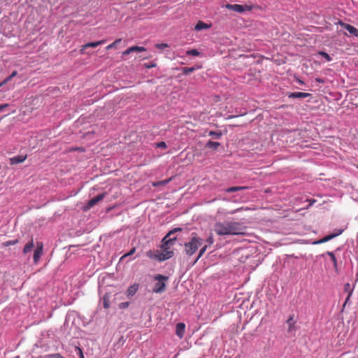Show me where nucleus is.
Segmentation results:
<instances>
[{
    "instance_id": "1",
    "label": "nucleus",
    "mask_w": 358,
    "mask_h": 358,
    "mask_svg": "<svg viewBox=\"0 0 358 358\" xmlns=\"http://www.w3.org/2000/svg\"><path fill=\"white\" fill-rule=\"evenodd\" d=\"M245 227L241 222L231 220L217 222L213 225V231L217 236L243 234Z\"/></svg>"
},
{
    "instance_id": "2",
    "label": "nucleus",
    "mask_w": 358,
    "mask_h": 358,
    "mask_svg": "<svg viewBox=\"0 0 358 358\" xmlns=\"http://www.w3.org/2000/svg\"><path fill=\"white\" fill-rule=\"evenodd\" d=\"M203 243V240L201 238L197 233L193 232L188 241L184 244V250L185 254L191 257L196 250L200 248Z\"/></svg>"
},
{
    "instance_id": "3",
    "label": "nucleus",
    "mask_w": 358,
    "mask_h": 358,
    "mask_svg": "<svg viewBox=\"0 0 358 358\" xmlns=\"http://www.w3.org/2000/svg\"><path fill=\"white\" fill-rule=\"evenodd\" d=\"M155 280H157L158 282L155 284L153 292L155 293L163 292L166 289V284L164 281L168 280V277L161 274H157L155 276Z\"/></svg>"
},
{
    "instance_id": "4",
    "label": "nucleus",
    "mask_w": 358,
    "mask_h": 358,
    "mask_svg": "<svg viewBox=\"0 0 358 358\" xmlns=\"http://www.w3.org/2000/svg\"><path fill=\"white\" fill-rule=\"evenodd\" d=\"M176 240V236H171V234L167 233V234L162 240L161 248L172 250L171 248L175 244Z\"/></svg>"
},
{
    "instance_id": "5",
    "label": "nucleus",
    "mask_w": 358,
    "mask_h": 358,
    "mask_svg": "<svg viewBox=\"0 0 358 358\" xmlns=\"http://www.w3.org/2000/svg\"><path fill=\"white\" fill-rule=\"evenodd\" d=\"M226 8L229 10L238 12V13H242L245 10H252V7L250 6H248V5L243 6V5H240V4H227Z\"/></svg>"
},
{
    "instance_id": "6",
    "label": "nucleus",
    "mask_w": 358,
    "mask_h": 358,
    "mask_svg": "<svg viewBox=\"0 0 358 358\" xmlns=\"http://www.w3.org/2000/svg\"><path fill=\"white\" fill-rule=\"evenodd\" d=\"M43 244L42 242H38L36 244V248L35 249L34 252V262L35 264H38L39 262V259L43 254Z\"/></svg>"
},
{
    "instance_id": "7",
    "label": "nucleus",
    "mask_w": 358,
    "mask_h": 358,
    "mask_svg": "<svg viewBox=\"0 0 358 358\" xmlns=\"http://www.w3.org/2000/svg\"><path fill=\"white\" fill-rule=\"evenodd\" d=\"M162 251L159 250V262H163L166 259H171L173 255V250H165L164 248H161Z\"/></svg>"
},
{
    "instance_id": "8",
    "label": "nucleus",
    "mask_w": 358,
    "mask_h": 358,
    "mask_svg": "<svg viewBox=\"0 0 358 358\" xmlns=\"http://www.w3.org/2000/svg\"><path fill=\"white\" fill-rule=\"evenodd\" d=\"M338 24L343 27L345 29H346L351 35H353L355 36H357L358 37V29L357 28H355V27L349 24H347V23H345V22H343L342 21H339L338 22Z\"/></svg>"
},
{
    "instance_id": "9",
    "label": "nucleus",
    "mask_w": 358,
    "mask_h": 358,
    "mask_svg": "<svg viewBox=\"0 0 358 358\" xmlns=\"http://www.w3.org/2000/svg\"><path fill=\"white\" fill-rule=\"evenodd\" d=\"M342 232H343V230H338V231L337 233L331 234L328 236H326L324 238L315 241L313 243L314 244H321V243H326V242L333 239L334 238L336 237L337 236L341 234Z\"/></svg>"
},
{
    "instance_id": "10",
    "label": "nucleus",
    "mask_w": 358,
    "mask_h": 358,
    "mask_svg": "<svg viewBox=\"0 0 358 358\" xmlns=\"http://www.w3.org/2000/svg\"><path fill=\"white\" fill-rule=\"evenodd\" d=\"M105 196H106V194L105 193H102V194H100L94 196V198H92V199H90L88 201V203L87 204V208H91L94 205H96L98 202L101 201L105 197Z\"/></svg>"
},
{
    "instance_id": "11",
    "label": "nucleus",
    "mask_w": 358,
    "mask_h": 358,
    "mask_svg": "<svg viewBox=\"0 0 358 358\" xmlns=\"http://www.w3.org/2000/svg\"><path fill=\"white\" fill-rule=\"evenodd\" d=\"M145 51H146V48H145L144 47L134 45V46H131V47L127 48L126 50H124L122 52V56L128 55L130 53L134 52H145Z\"/></svg>"
},
{
    "instance_id": "12",
    "label": "nucleus",
    "mask_w": 358,
    "mask_h": 358,
    "mask_svg": "<svg viewBox=\"0 0 358 358\" xmlns=\"http://www.w3.org/2000/svg\"><path fill=\"white\" fill-rule=\"evenodd\" d=\"M27 159V155H17L9 159L11 165L17 164L24 162Z\"/></svg>"
},
{
    "instance_id": "13",
    "label": "nucleus",
    "mask_w": 358,
    "mask_h": 358,
    "mask_svg": "<svg viewBox=\"0 0 358 358\" xmlns=\"http://www.w3.org/2000/svg\"><path fill=\"white\" fill-rule=\"evenodd\" d=\"M185 325L184 323L180 322L176 324V334L180 338H182L185 334Z\"/></svg>"
},
{
    "instance_id": "14",
    "label": "nucleus",
    "mask_w": 358,
    "mask_h": 358,
    "mask_svg": "<svg viewBox=\"0 0 358 358\" xmlns=\"http://www.w3.org/2000/svg\"><path fill=\"white\" fill-rule=\"evenodd\" d=\"M105 42H106V40H101V41H96V42L87 43L82 47V49L80 50V52H81V54H83L84 49H86L87 48H96L99 45L103 44Z\"/></svg>"
},
{
    "instance_id": "15",
    "label": "nucleus",
    "mask_w": 358,
    "mask_h": 358,
    "mask_svg": "<svg viewBox=\"0 0 358 358\" xmlns=\"http://www.w3.org/2000/svg\"><path fill=\"white\" fill-rule=\"evenodd\" d=\"M309 96H310V94L309 93L296 92L290 93L288 95V97L292 98V99H304Z\"/></svg>"
},
{
    "instance_id": "16",
    "label": "nucleus",
    "mask_w": 358,
    "mask_h": 358,
    "mask_svg": "<svg viewBox=\"0 0 358 358\" xmlns=\"http://www.w3.org/2000/svg\"><path fill=\"white\" fill-rule=\"evenodd\" d=\"M287 324L288 325V332L291 333L296 330V321L294 319V315H290L287 320Z\"/></svg>"
},
{
    "instance_id": "17",
    "label": "nucleus",
    "mask_w": 358,
    "mask_h": 358,
    "mask_svg": "<svg viewBox=\"0 0 358 358\" xmlns=\"http://www.w3.org/2000/svg\"><path fill=\"white\" fill-rule=\"evenodd\" d=\"M138 289V285L134 284L129 287L126 292L127 296L131 298L133 296Z\"/></svg>"
},
{
    "instance_id": "18",
    "label": "nucleus",
    "mask_w": 358,
    "mask_h": 358,
    "mask_svg": "<svg viewBox=\"0 0 358 358\" xmlns=\"http://www.w3.org/2000/svg\"><path fill=\"white\" fill-rule=\"evenodd\" d=\"M34 247V243L33 238H31V240L24 245L23 248V253L24 255L30 252Z\"/></svg>"
},
{
    "instance_id": "19",
    "label": "nucleus",
    "mask_w": 358,
    "mask_h": 358,
    "mask_svg": "<svg viewBox=\"0 0 358 358\" xmlns=\"http://www.w3.org/2000/svg\"><path fill=\"white\" fill-rule=\"evenodd\" d=\"M146 255L150 259H155L159 261V250H148L146 252Z\"/></svg>"
},
{
    "instance_id": "20",
    "label": "nucleus",
    "mask_w": 358,
    "mask_h": 358,
    "mask_svg": "<svg viewBox=\"0 0 358 358\" xmlns=\"http://www.w3.org/2000/svg\"><path fill=\"white\" fill-rule=\"evenodd\" d=\"M201 67H202L201 65L197 64L192 67H184V68H182V71L183 73L189 74L190 73L194 72L196 70L201 69Z\"/></svg>"
},
{
    "instance_id": "21",
    "label": "nucleus",
    "mask_w": 358,
    "mask_h": 358,
    "mask_svg": "<svg viewBox=\"0 0 358 358\" xmlns=\"http://www.w3.org/2000/svg\"><path fill=\"white\" fill-rule=\"evenodd\" d=\"M210 27V24H208L206 23H204L202 21H199L197 24L195 25L194 29L196 31H200L204 29H208Z\"/></svg>"
},
{
    "instance_id": "22",
    "label": "nucleus",
    "mask_w": 358,
    "mask_h": 358,
    "mask_svg": "<svg viewBox=\"0 0 358 358\" xmlns=\"http://www.w3.org/2000/svg\"><path fill=\"white\" fill-rule=\"evenodd\" d=\"M220 145V143H218V142H214V141H209L206 145V148H212L213 150H217V148Z\"/></svg>"
},
{
    "instance_id": "23",
    "label": "nucleus",
    "mask_w": 358,
    "mask_h": 358,
    "mask_svg": "<svg viewBox=\"0 0 358 358\" xmlns=\"http://www.w3.org/2000/svg\"><path fill=\"white\" fill-rule=\"evenodd\" d=\"M248 187H241V186H235V187H231L226 189L227 192H234L239 190L247 189Z\"/></svg>"
},
{
    "instance_id": "24",
    "label": "nucleus",
    "mask_w": 358,
    "mask_h": 358,
    "mask_svg": "<svg viewBox=\"0 0 358 358\" xmlns=\"http://www.w3.org/2000/svg\"><path fill=\"white\" fill-rule=\"evenodd\" d=\"M207 248H208V245H203L200 249V250L199 252V254H198V256H197L196 259L194 261V263H196L204 255V253L206 252Z\"/></svg>"
},
{
    "instance_id": "25",
    "label": "nucleus",
    "mask_w": 358,
    "mask_h": 358,
    "mask_svg": "<svg viewBox=\"0 0 358 358\" xmlns=\"http://www.w3.org/2000/svg\"><path fill=\"white\" fill-rule=\"evenodd\" d=\"M327 255H329L331 257V261L333 262V264H334V267L335 268V269H337V259H336L334 252H327Z\"/></svg>"
},
{
    "instance_id": "26",
    "label": "nucleus",
    "mask_w": 358,
    "mask_h": 358,
    "mask_svg": "<svg viewBox=\"0 0 358 358\" xmlns=\"http://www.w3.org/2000/svg\"><path fill=\"white\" fill-rule=\"evenodd\" d=\"M344 292H347L349 296H352L353 292V288H351L350 283H345L344 285Z\"/></svg>"
},
{
    "instance_id": "27",
    "label": "nucleus",
    "mask_w": 358,
    "mask_h": 358,
    "mask_svg": "<svg viewBox=\"0 0 358 358\" xmlns=\"http://www.w3.org/2000/svg\"><path fill=\"white\" fill-rule=\"evenodd\" d=\"M208 135L214 138L219 139L222 136V133L220 131H210Z\"/></svg>"
},
{
    "instance_id": "28",
    "label": "nucleus",
    "mask_w": 358,
    "mask_h": 358,
    "mask_svg": "<svg viewBox=\"0 0 358 358\" xmlns=\"http://www.w3.org/2000/svg\"><path fill=\"white\" fill-rule=\"evenodd\" d=\"M122 41L121 38L116 39L113 43H110L106 47L107 50H110L116 47Z\"/></svg>"
},
{
    "instance_id": "29",
    "label": "nucleus",
    "mask_w": 358,
    "mask_h": 358,
    "mask_svg": "<svg viewBox=\"0 0 358 358\" xmlns=\"http://www.w3.org/2000/svg\"><path fill=\"white\" fill-rule=\"evenodd\" d=\"M186 54L187 55L199 56L200 55V52L196 49H192L187 50Z\"/></svg>"
},
{
    "instance_id": "30",
    "label": "nucleus",
    "mask_w": 358,
    "mask_h": 358,
    "mask_svg": "<svg viewBox=\"0 0 358 358\" xmlns=\"http://www.w3.org/2000/svg\"><path fill=\"white\" fill-rule=\"evenodd\" d=\"M318 54L322 56L327 62L331 61V57L327 52H323V51H320V52H318Z\"/></svg>"
},
{
    "instance_id": "31",
    "label": "nucleus",
    "mask_w": 358,
    "mask_h": 358,
    "mask_svg": "<svg viewBox=\"0 0 358 358\" xmlns=\"http://www.w3.org/2000/svg\"><path fill=\"white\" fill-rule=\"evenodd\" d=\"M17 243H18V240L15 239V240L6 241L3 243V246L7 247V246L15 245Z\"/></svg>"
},
{
    "instance_id": "32",
    "label": "nucleus",
    "mask_w": 358,
    "mask_h": 358,
    "mask_svg": "<svg viewBox=\"0 0 358 358\" xmlns=\"http://www.w3.org/2000/svg\"><path fill=\"white\" fill-rule=\"evenodd\" d=\"M206 243L209 245H211L213 244L214 243V238H213V236L212 234H210L209 235V236L206 239Z\"/></svg>"
},
{
    "instance_id": "33",
    "label": "nucleus",
    "mask_w": 358,
    "mask_h": 358,
    "mask_svg": "<svg viewBox=\"0 0 358 358\" xmlns=\"http://www.w3.org/2000/svg\"><path fill=\"white\" fill-rule=\"evenodd\" d=\"M171 179L169 178V179H167V180H162L157 183H153V185L154 186H157V185H166L168 182H169V181L171 180Z\"/></svg>"
},
{
    "instance_id": "34",
    "label": "nucleus",
    "mask_w": 358,
    "mask_h": 358,
    "mask_svg": "<svg viewBox=\"0 0 358 358\" xmlns=\"http://www.w3.org/2000/svg\"><path fill=\"white\" fill-rule=\"evenodd\" d=\"M136 252V248H133L129 252L124 254L121 259H124L126 257H129L130 255H132Z\"/></svg>"
},
{
    "instance_id": "35",
    "label": "nucleus",
    "mask_w": 358,
    "mask_h": 358,
    "mask_svg": "<svg viewBox=\"0 0 358 358\" xmlns=\"http://www.w3.org/2000/svg\"><path fill=\"white\" fill-rule=\"evenodd\" d=\"M76 351L77 352V353L79 355L80 358H85L84 357V355H83V350H82V349L80 348L76 347Z\"/></svg>"
},
{
    "instance_id": "36",
    "label": "nucleus",
    "mask_w": 358,
    "mask_h": 358,
    "mask_svg": "<svg viewBox=\"0 0 358 358\" xmlns=\"http://www.w3.org/2000/svg\"><path fill=\"white\" fill-rule=\"evenodd\" d=\"M17 74V72L16 71H13L12 72V73L8 76L7 77L5 80H7V83L9 82L13 78H14L15 76H16Z\"/></svg>"
},
{
    "instance_id": "37",
    "label": "nucleus",
    "mask_w": 358,
    "mask_h": 358,
    "mask_svg": "<svg viewBox=\"0 0 358 358\" xmlns=\"http://www.w3.org/2000/svg\"><path fill=\"white\" fill-rule=\"evenodd\" d=\"M156 48L158 49L163 50L165 48L168 47V45L166 43H157L155 45Z\"/></svg>"
},
{
    "instance_id": "38",
    "label": "nucleus",
    "mask_w": 358,
    "mask_h": 358,
    "mask_svg": "<svg viewBox=\"0 0 358 358\" xmlns=\"http://www.w3.org/2000/svg\"><path fill=\"white\" fill-rule=\"evenodd\" d=\"M182 231V229L181 228H174L173 229L171 230L170 231H169L168 233H170L171 234V236H174L173 234L176 233V232H178V231Z\"/></svg>"
},
{
    "instance_id": "39",
    "label": "nucleus",
    "mask_w": 358,
    "mask_h": 358,
    "mask_svg": "<svg viewBox=\"0 0 358 358\" xmlns=\"http://www.w3.org/2000/svg\"><path fill=\"white\" fill-rule=\"evenodd\" d=\"M157 146L158 148H166V144L165 142L164 141H162V142H159L157 144Z\"/></svg>"
},
{
    "instance_id": "40",
    "label": "nucleus",
    "mask_w": 358,
    "mask_h": 358,
    "mask_svg": "<svg viewBox=\"0 0 358 358\" xmlns=\"http://www.w3.org/2000/svg\"><path fill=\"white\" fill-rule=\"evenodd\" d=\"M8 106V103L1 104L0 105V112H1L4 108Z\"/></svg>"
},
{
    "instance_id": "41",
    "label": "nucleus",
    "mask_w": 358,
    "mask_h": 358,
    "mask_svg": "<svg viewBox=\"0 0 358 358\" xmlns=\"http://www.w3.org/2000/svg\"><path fill=\"white\" fill-rule=\"evenodd\" d=\"M129 302L122 303L120 304V307L124 308H127L129 306Z\"/></svg>"
},
{
    "instance_id": "42",
    "label": "nucleus",
    "mask_w": 358,
    "mask_h": 358,
    "mask_svg": "<svg viewBox=\"0 0 358 358\" xmlns=\"http://www.w3.org/2000/svg\"><path fill=\"white\" fill-rule=\"evenodd\" d=\"M243 209V207H241L240 208H237V209H235V210H232L230 213L231 214H234V213H237L238 211L241 210Z\"/></svg>"
},
{
    "instance_id": "43",
    "label": "nucleus",
    "mask_w": 358,
    "mask_h": 358,
    "mask_svg": "<svg viewBox=\"0 0 358 358\" xmlns=\"http://www.w3.org/2000/svg\"><path fill=\"white\" fill-rule=\"evenodd\" d=\"M103 307L105 308H108V307H109L108 303L106 300H104V301H103Z\"/></svg>"
},
{
    "instance_id": "44",
    "label": "nucleus",
    "mask_w": 358,
    "mask_h": 358,
    "mask_svg": "<svg viewBox=\"0 0 358 358\" xmlns=\"http://www.w3.org/2000/svg\"><path fill=\"white\" fill-rule=\"evenodd\" d=\"M350 296H349V294H348V296H347V298H346V299H345V303H344V304H343V307L347 304V303L348 302V301H349V299H350Z\"/></svg>"
},
{
    "instance_id": "45",
    "label": "nucleus",
    "mask_w": 358,
    "mask_h": 358,
    "mask_svg": "<svg viewBox=\"0 0 358 358\" xmlns=\"http://www.w3.org/2000/svg\"><path fill=\"white\" fill-rule=\"evenodd\" d=\"M6 83H7V80H3L1 83H0V87H2L3 85H4Z\"/></svg>"
},
{
    "instance_id": "46",
    "label": "nucleus",
    "mask_w": 358,
    "mask_h": 358,
    "mask_svg": "<svg viewBox=\"0 0 358 358\" xmlns=\"http://www.w3.org/2000/svg\"><path fill=\"white\" fill-rule=\"evenodd\" d=\"M155 66V64H150V66H147V68H151Z\"/></svg>"
},
{
    "instance_id": "47",
    "label": "nucleus",
    "mask_w": 358,
    "mask_h": 358,
    "mask_svg": "<svg viewBox=\"0 0 358 358\" xmlns=\"http://www.w3.org/2000/svg\"><path fill=\"white\" fill-rule=\"evenodd\" d=\"M45 358H48V355L45 357Z\"/></svg>"
},
{
    "instance_id": "48",
    "label": "nucleus",
    "mask_w": 358,
    "mask_h": 358,
    "mask_svg": "<svg viewBox=\"0 0 358 358\" xmlns=\"http://www.w3.org/2000/svg\"><path fill=\"white\" fill-rule=\"evenodd\" d=\"M357 168H358V165H357Z\"/></svg>"
}]
</instances>
